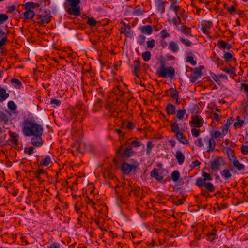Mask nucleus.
Instances as JSON below:
<instances>
[{"instance_id": "nucleus-1", "label": "nucleus", "mask_w": 248, "mask_h": 248, "mask_svg": "<svg viewBox=\"0 0 248 248\" xmlns=\"http://www.w3.org/2000/svg\"><path fill=\"white\" fill-rule=\"evenodd\" d=\"M169 10L172 11L175 14V16L171 17L167 14V21L175 27L180 32L186 35L192 36L191 28L187 27L186 25L181 26L180 29L178 28L180 24H182V19L185 20L187 17L186 10L180 6L177 1H172L169 7Z\"/></svg>"}, {"instance_id": "nucleus-2", "label": "nucleus", "mask_w": 248, "mask_h": 248, "mask_svg": "<svg viewBox=\"0 0 248 248\" xmlns=\"http://www.w3.org/2000/svg\"><path fill=\"white\" fill-rule=\"evenodd\" d=\"M43 126L36 122L32 115H29L27 117L24 118L22 128V132L24 136L30 137L43 134Z\"/></svg>"}, {"instance_id": "nucleus-3", "label": "nucleus", "mask_w": 248, "mask_h": 248, "mask_svg": "<svg viewBox=\"0 0 248 248\" xmlns=\"http://www.w3.org/2000/svg\"><path fill=\"white\" fill-rule=\"evenodd\" d=\"M202 177H198L196 179L195 185L201 190V195L205 197H210L212 196L209 193H213L216 190L215 186L211 182H207V181H212L213 178L210 174L204 170L202 172Z\"/></svg>"}, {"instance_id": "nucleus-4", "label": "nucleus", "mask_w": 248, "mask_h": 248, "mask_svg": "<svg viewBox=\"0 0 248 248\" xmlns=\"http://www.w3.org/2000/svg\"><path fill=\"white\" fill-rule=\"evenodd\" d=\"M160 65L156 74L159 77L163 78H170V79L174 78L175 76V69L172 66L165 67V62L164 61H160Z\"/></svg>"}, {"instance_id": "nucleus-5", "label": "nucleus", "mask_w": 248, "mask_h": 248, "mask_svg": "<svg viewBox=\"0 0 248 248\" xmlns=\"http://www.w3.org/2000/svg\"><path fill=\"white\" fill-rule=\"evenodd\" d=\"M203 142L208 144L207 152H210L215 150L216 146L215 140L213 138H209L207 136L204 137L203 138L201 137L198 138L195 141V144L197 146L202 148L204 146Z\"/></svg>"}, {"instance_id": "nucleus-6", "label": "nucleus", "mask_w": 248, "mask_h": 248, "mask_svg": "<svg viewBox=\"0 0 248 248\" xmlns=\"http://www.w3.org/2000/svg\"><path fill=\"white\" fill-rule=\"evenodd\" d=\"M170 128L171 131L175 133V138L180 143L185 145L188 144V140L182 132V131H184V130L181 128L180 130L179 124L177 122L171 124Z\"/></svg>"}, {"instance_id": "nucleus-7", "label": "nucleus", "mask_w": 248, "mask_h": 248, "mask_svg": "<svg viewBox=\"0 0 248 248\" xmlns=\"http://www.w3.org/2000/svg\"><path fill=\"white\" fill-rule=\"evenodd\" d=\"M11 113L8 110L0 111V124L4 128L10 129V125L12 124Z\"/></svg>"}, {"instance_id": "nucleus-8", "label": "nucleus", "mask_w": 248, "mask_h": 248, "mask_svg": "<svg viewBox=\"0 0 248 248\" xmlns=\"http://www.w3.org/2000/svg\"><path fill=\"white\" fill-rule=\"evenodd\" d=\"M70 6L68 10V13L76 16L80 14V8L78 5L80 3V0H65Z\"/></svg>"}, {"instance_id": "nucleus-9", "label": "nucleus", "mask_w": 248, "mask_h": 248, "mask_svg": "<svg viewBox=\"0 0 248 248\" xmlns=\"http://www.w3.org/2000/svg\"><path fill=\"white\" fill-rule=\"evenodd\" d=\"M117 153L124 158L130 157L136 154L132 147L129 145L124 148L122 145L120 146L117 150Z\"/></svg>"}, {"instance_id": "nucleus-10", "label": "nucleus", "mask_w": 248, "mask_h": 248, "mask_svg": "<svg viewBox=\"0 0 248 248\" xmlns=\"http://www.w3.org/2000/svg\"><path fill=\"white\" fill-rule=\"evenodd\" d=\"M204 68L203 65H200L199 67L191 68L192 73L188 76L190 81L191 83H195L198 80L199 78H201L202 76V70Z\"/></svg>"}, {"instance_id": "nucleus-11", "label": "nucleus", "mask_w": 248, "mask_h": 248, "mask_svg": "<svg viewBox=\"0 0 248 248\" xmlns=\"http://www.w3.org/2000/svg\"><path fill=\"white\" fill-rule=\"evenodd\" d=\"M210 169L214 171L217 172L220 169L221 165H225L226 161L223 157L217 156L214 160L210 162Z\"/></svg>"}, {"instance_id": "nucleus-12", "label": "nucleus", "mask_w": 248, "mask_h": 248, "mask_svg": "<svg viewBox=\"0 0 248 248\" xmlns=\"http://www.w3.org/2000/svg\"><path fill=\"white\" fill-rule=\"evenodd\" d=\"M139 165V164L137 161L134 162L132 164L124 162L122 164L121 168L123 173L125 175H127L129 174L132 170L136 171Z\"/></svg>"}, {"instance_id": "nucleus-13", "label": "nucleus", "mask_w": 248, "mask_h": 248, "mask_svg": "<svg viewBox=\"0 0 248 248\" xmlns=\"http://www.w3.org/2000/svg\"><path fill=\"white\" fill-rule=\"evenodd\" d=\"M36 22L37 23L45 26L46 24L49 23L51 19V16L48 14L37 15H36Z\"/></svg>"}, {"instance_id": "nucleus-14", "label": "nucleus", "mask_w": 248, "mask_h": 248, "mask_svg": "<svg viewBox=\"0 0 248 248\" xmlns=\"http://www.w3.org/2000/svg\"><path fill=\"white\" fill-rule=\"evenodd\" d=\"M42 135L43 134H40L32 136L31 144L36 147H39L43 145L44 141L42 138Z\"/></svg>"}, {"instance_id": "nucleus-15", "label": "nucleus", "mask_w": 248, "mask_h": 248, "mask_svg": "<svg viewBox=\"0 0 248 248\" xmlns=\"http://www.w3.org/2000/svg\"><path fill=\"white\" fill-rule=\"evenodd\" d=\"M191 123L196 127H201L203 125V119L200 115H194L191 116Z\"/></svg>"}, {"instance_id": "nucleus-16", "label": "nucleus", "mask_w": 248, "mask_h": 248, "mask_svg": "<svg viewBox=\"0 0 248 248\" xmlns=\"http://www.w3.org/2000/svg\"><path fill=\"white\" fill-rule=\"evenodd\" d=\"M9 141L15 146H17L19 144V135L16 132L9 131Z\"/></svg>"}, {"instance_id": "nucleus-17", "label": "nucleus", "mask_w": 248, "mask_h": 248, "mask_svg": "<svg viewBox=\"0 0 248 248\" xmlns=\"http://www.w3.org/2000/svg\"><path fill=\"white\" fill-rule=\"evenodd\" d=\"M105 108L108 110L111 113V115L113 116H117L118 114V112L116 111L117 106L113 102H108L105 106Z\"/></svg>"}, {"instance_id": "nucleus-18", "label": "nucleus", "mask_w": 248, "mask_h": 248, "mask_svg": "<svg viewBox=\"0 0 248 248\" xmlns=\"http://www.w3.org/2000/svg\"><path fill=\"white\" fill-rule=\"evenodd\" d=\"M179 42L177 40L170 42L168 49L174 53H177L179 50Z\"/></svg>"}, {"instance_id": "nucleus-19", "label": "nucleus", "mask_w": 248, "mask_h": 248, "mask_svg": "<svg viewBox=\"0 0 248 248\" xmlns=\"http://www.w3.org/2000/svg\"><path fill=\"white\" fill-rule=\"evenodd\" d=\"M150 176L155 178L158 182H162L163 179V176L158 172V170L155 168L150 172Z\"/></svg>"}, {"instance_id": "nucleus-20", "label": "nucleus", "mask_w": 248, "mask_h": 248, "mask_svg": "<svg viewBox=\"0 0 248 248\" xmlns=\"http://www.w3.org/2000/svg\"><path fill=\"white\" fill-rule=\"evenodd\" d=\"M165 92L169 93V95H167V96H169L173 99H179V91L172 87L166 90Z\"/></svg>"}, {"instance_id": "nucleus-21", "label": "nucleus", "mask_w": 248, "mask_h": 248, "mask_svg": "<svg viewBox=\"0 0 248 248\" xmlns=\"http://www.w3.org/2000/svg\"><path fill=\"white\" fill-rule=\"evenodd\" d=\"M212 23L211 22H208L207 23H202L201 24V30L205 34H209L210 33L209 30H210Z\"/></svg>"}, {"instance_id": "nucleus-22", "label": "nucleus", "mask_w": 248, "mask_h": 248, "mask_svg": "<svg viewBox=\"0 0 248 248\" xmlns=\"http://www.w3.org/2000/svg\"><path fill=\"white\" fill-rule=\"evenodd\" d=\"M165 110L168 115H172L176 113V107L171 103H168L165 108Z\"/></svg>"}, {"instance_id": "nucleus-23", "label": "nucleus", "mask_w": 248, "mask_h": 248, "mask_svg": "<svg viewBox=\"0 0 248 248\" xmlns=\"http://www.w3.org/2000/svg\"><path fill=\"white\" fill-rule=\"evenodd\" d=\"M141 32L147 35H151L153 32V28L151 25H144L140 28Z\"/></svg>"}, {"instance_id": "nucleus-24", "label": "nucleus", "mask_w": 248, "mask_h": 248, "mask_svg": "<svg viewBox=\"0 0 248 248\" xmlns=\"http://www.w3.org/2000/svg\"><path fill=\"white\" fill-rule=\"evenodd\" d=\"M43 158L39 164V166H48L50 163L52 162V160L49 155L42 156Z\"/></svg>"}, {"instance_id": "nucleus-25", "label": "nucleus", "mask_w": 248, "mask_h": 248, "mask_svg": "<svg viewBox=\"0 0 248 248\" xmlns=\"http://www.w3.org/2000/svg\"><path fill=\"white\" fill-rule=\"evenodd\" d=\"M217 45V47H219L220 49L226 48L227 49H230V48H232V46L230 44H229L228 43L222 40H219L218 41Z\"/></svg>"}, {"instance_id": "nucleus-26", "label": "nucleus", "mask_w": 248, "mask_h": 248, "mask_svg": "<svg viewBox=\"0 0 248 248\" xmlns=\"http://www.w3.org/2000/svg\"><path fill=\"white\" fill-rule=\"evenodd\" d=\"M9 97V94L6 93L5 89L0 85V102H2Z\"/></svg>"}, {"instance_id": "nucleus-27", "label": "nucleus", "mask_w": 248, "mask_h": 248, "mask_svg": "<svg viewBox=\"0 0 248 248\" xmlns=\"http://www.w3.org/2000/svg\"><path fill=\"white\" fill-rule=\"evenodd\" d=\"M167 1H163L161 0H158L157 3V9L161 14H163L165 11V4H167Z\"/></svg>"}, {"instance_id": "nucleus-28", "label": "nucleus", "mask_w": 248, "mask_h": 248, "mask_svg": "<svg viewBox=\"0 0 248 248\" xmlns=\"http://www.w3.org/2000/svg\"><path fill=\"white\" fill-rule=\"evenodd\" d=\"M221 176L224 180H227L231 178L232 174L228 169H225L220 172Z\"/></svg>"}, {"instance_id": "nucleus-29", "label": "nucleus", "mask_w": 248, "mask_h": 248, "mask_svg": "<svg viewBox=\"0 0 248 248\" xmlns=\"http://www.w3.org/2000/svg\"><path fill=\"white\" fill-rule=\"evenodd\" d=\"M144 10L142 8L141 5L136 6L132 12V15L133 16H140L143 15L144 13Z\"/></svg>"}, {"instance_id": "nucleus-30", "label": "nucleus", "mask_w": 248, "mask_h": 248, "mask_svg": "<svg viewBox=\"0 0 248 248\" xmlns=\"http://www.w3.org/2000/svg\"><path fill=\"white\" fill-rule=\"evenodd\" d=\"M175 157L179 165H182L184 163L185 157L181 151H178L176 152Z\"/></svg>"}, {"instance_id": "nucleus-31", "label": "nucleus", "mask_w": 248, "mask_h": 248, "mask_svg": "<svg viewBox=\"0 0 248 248\" xmlns=\"http://www.w3.org/2000/svg\"><path fill=\"white\" fill-rule=\"evenodd\" d=\"M216 232L217 230L214 229H213L211 232H208L207 234V239L210 242H212L213 240L217 239V235Z\"/></svg>"}, {"instance_id": "nucleus-32", "label": "nucleus", "mask_w": 248, "mask_h": 248, "mask_svg": "<svg viewBox=\"0 0 248 248\" xmlns=\"http://www.w3.org/2000/svg\"><path fill=\"white\" fill-rule=\"evenodd\" d=\"M39 6V4L33 2H28L24 4V8L26 10H32L31 9H35Z\"/></svg>"}, {"instance_id": "nucleus-33", "label": "nucleus", "mask_w": 248, "mask_h": 248, "mask_svg": "<svg viewBox=\"0 0 248 248\" xmlns=\"http://www.w3.org/2000/svg\"><path fill=\"white\" fill-rule=\"evenodd\" d=\"M104 177L106 179H111L113 178V174L111 172L110 168H105L103 171Z\"/></svg>"}, {"instance_id": "nucleus-34", "label": "nucleus", "mask_w": 248, "mask_h": 248, "mask_svg": "<svg viewBox=\"0 0 248 248\" xmlns=\"http://www.w3.org/2000/svg\"><path fill=\"white\" fill-rule=\"evenodd\" d=\"M226 154H227L230 161L233 160L237 158L234 150H232L230 147L226 149Z\"/></svg>"}, {"instance_id": "nucleus-35", "label": "nucleus", "mask_w": 248, "mask_h": 248, "mask_svg": "<svg viewBox=\"0 0 248 248\" xmlns=\"http://www.w3.org/2000/svg\"><path fill=\"white\" fill-rule=\"evenodd\" d=\"M233 166L239 170H244L245 165L243 164L240 163L239 161L236 158L232 161Z\"/></svg>"}, {"instance_id": "nucleus-36", "label": "nucleus", "mask_w": 248, "mask_h": 248, "mask_svg": "<svg viewBox=\"0 0 248 248\" xmlns=\"http://www.w3.org/2000/svg\"><path fill=\"white\" fill-rule=\"evenodd\" d=\"M116 201L118 204H125L127 202V198L120 194L116 195Z\"/></svg>"}, {"instance_id": "nucleus-37", "label": "nucleus", "mask_w": 248, "mask_h": 248, "mask_svg": "<svg viewBox=\"0 0 248 248\" xmlns=\"http://www.w3.org/2000/svg\"><path fill=\"white\" fill-rule=\"evenodd\" d=\"M35 12L33 10H26L23 13V16L25 19H32L35 16Z\"/></svg>"}, {"instance_id": "nucleus-38", "label": "nucleus", "mask_w": 248, "mask_h": 248, "mask_svg": "<svg viewBox=\"0 0 248 248\" xmlns=\"http://www.w3.org/2000/svg\"><path fill=\"white\" fill-rule=\"evenodd\" d=\"M186 113V109H179L178 110L176 114V118L179 120H182L184 118V116Z\"/></svg>"}, {"instance_id": "nucleus-39", "label": "nucleus", "mask_w": 248, "mask_h": 248, "mask_svg": "<svg viewBox=\"0 0 248 248\" xmlns=\"http://www.w3.org/2000/svg\"><path fill=\"white\" fill-rule=\"evenodd\" d=\"M32 172L33 173L35 178L39 181L41 180L40 175L46 173V171L43 169H38L36 171H32Z\"/></svg>"}, {"instance_id": "nucleus-40", "label": "nucleus", "mask_w": 248, "mask_h": 248, "mask_svg": "<svg viewBox=\"0 0 248 248\" xmlns=\"http://www.w3.org/2000/svg\"><path fill=\"white\" fill-rule=\"evenodd\" d=\"M210 135L211 137H209V138L217 139L219 137H223L224 135L222 134L221 132L218 130H213L210 132Z\"/></svg>"}, {"instance_id": "nucleus-41", "label": "nucleus", "mask_w": 248, "mask_h": 248, "mask_svg": "<svg viewBox=\"0 0 248 248\" xmlns=\"http://www.w3.org/2000/svg\"><path fill=\"white\" fill-rule=\"evenodd\" d=\"M236 122H235L233 124L234 128H241L243 126V124L244 123V120L241 119L239 115H238L236 118Z\"/></svg>"}, {"instance_id": "nucleus-42", "label": "nucleus", "mask_w": 248, "mask_h": 248, "mask_svg": "<svg viewBox=\"0 0 248 248\" xmlns=\"http://www.w3.org/2000/svg\"><path fill=\"white\" fill-rule=\"evenodd\" d=\"M180 174L178 170H174L171 174V178L173 181L176 182L178 181Z\"/></svg>"}, {"instance_id": "nucleus-43", "label": "nucleus", "mask_w": 248, "mask_h": 248, "mask_svg": "<svg viewBox=\"0 0 248 248\" xmlns=\"http://www.w3.org/2000/svg\"><path fill=\"white\" fill-rule=\"evenodd\" d=\"M154 147L153 141H149L147 143L146 146V155L148 156L150 155L152 149Z\"/></svg>"}, {"instance_id": "nucleus-44", "label": "nucleus", "mask_w": 248, "mask_h": 248, "mask_svg": "<svg viewBox=\"0 0 248 248\" xmlns=\"http://www.w3.org/2000/svg\"><path fill=\"white\" fill-rule=\"evenodd\" d=\"M199 110V108L198 105L193 104L191 108L188 109V112H190L192 115L193 114H196L199 113L198 110Z\"/></svg>"}, {"instance_id": "nucleus-45", "label": "nucleus", "mask_w": 248, "mask_h": 248, "mask_svg": "<svg viewBox=\"0 0 248 248\" xmlns=\"http://www.w3.org/2000/svg\"><path fill=\"white\" fill-rule=\"evenodd\" d=\"M141 56L144 61L148 62L151 59V53L150 51H146L142 52Z\"/></svg>"}, {"instance_id": "nucleus-46", "label": "nucleus", "mask_w": 248, "mask_h": 248, "mask_svg": "<svg viewBox=\"0 0 248 248\" xmlns=\"http://www.w3.org/2000/svg\"><path fill=\"white\" fill-rule=\"evenodd\" d=\"M179 41L186 46L190 47L192 45V42L190 40L185 39L182 37L179 38Z\"/></svg>"}, {"instance_id": "nucleus-47", "label": "nucleus", "mask_w": 248, "mask_h": 248, "mask_svg": "<svg viewBox=\"0 0 248 248\" xmlns=\"http://www.w3.org/2000/svg\"><path fill=\"white\" fill-rule=\"evenodd\" d=\"M87 24L91 27H94L97 24L96 20L93 17L88 18Z\"/></svg>"}, {"instance_id": "nucleus-48", "label": "nucleus", "mask_w": 248, "mask_h": 248, "mask_svg": "<svg viewBox=\"0 0 248 248\" xmlns=\"http://www.w3.org/2000/svg\"><path fill=\"white\" fill-rule=\"evenodd\" d=\"M11 82L13 84H15L16 87L17 88H20L22 86L21 81L16 78H12L11 79Z\"/></svg>"}, {"instance_id": "nucleus-49", "label": "nucleus", "mask_w": 248, "mask_h": 248, "mask_svg": "<svg viewBox=\"0 0 248 248\" xmlns=\"http://www.w3.org/2000/svg\"><path fill=\"white\" fill-rule=\"evenodd\" d=\"M7 107L11 111H14L16 109V105L13 101H10L8 102Z\"/></svg>"}, {"instance_id": "nucleus-50", "label": "nucleus", "mask_w": 248, "mask_h": 248, "mask_svg": "<svg viewBox=\"0 0 248 248\" xmlns=\"http://www.w3.org/2000/svg\"><path fill=\"white\" fill-rule=\"evenodd\" d=\"M186 61L190 63L193 66H195L197 64L196 61L194 60V58L192 56H187L186 58Z\"/></svg>"}, {"instance_id": "nucleus-51", "label": "nucleus", "mask_w": 248, "mask_h": 248, "mask_svg": "<svg viewBox=\"0 0 248 248\" xmlns=\"http://www.w3.org/2000/svg\"><path fill=\"white\" fill-rule=\"evenodd\" d=\"M146 40V37L144 35L140 34L138 37L137 43L140 46H142Z\"/></svg>"}, {"instance_id": "nucleus-52", "label": "nucleus", "mask_w": 248, "mask_h": 248, "mask_svg": "<svg viewBox=\"0 0 248 248\" xmlns=\"http://www.w3.org/2000/svg\"><path fill=\"white\" fill-rule=\"evenodd\" d=\"M223 71L224 72L228 73L229 74H235L236 69L235 67H233L231 69H229L227 67L224 68Z\"/></svg>"}, {"instance_id": "nucleus-53", "label": "nucleus", "mask_w": 248, "mask_h": 248, "mask_svg": "<svg viewBox=\"0 0 248 248\" xmlns=\"http://www.w3.org/2000/svg\"><path fill=\"white\" fill-rule=\"evenodd\" d=\"M233 57V55L229 52H225L223 57L227 61H230Z\"/></svg>"}, {"instance_id": "nucleus-54", "label": "nucleus", "mask_w": 248, "mask_h": 248, "mask_svg": "<svg viewBox=\"0 0 248 248\" xmlns=\"http://www.w3.org/2000/svg\"><path fill=\"white\" fill-rule=\"evenodd\" d=\"M161 39H165L170 37V34L167 32L166 29L162 30L160 32Z\"/></svg>"}, {"instance_id": "nucleus-55", "label": "nucleus", "mask_w": 248, "mask_h": 248, "mask_svg": "<svg viewBox=\"0 0 248 248\" xmlns=\"http://www.w3.org/2000/svg\"><path fill=\"white\" fill-rule=\"evenodd\" d=\"M34 148L33 146H30L29 147L25 148L24 152L28 154L29 155H31L33 153Z\"/></svg>"}, {"instance_id": "nucleus-56", "label": "nucleus", "mask_w": 248, "mask_h": 248, "mask_svg": "<svg viewBox=\"0 0 248 248\" xmlns=\"http://www.w3.org/2000/svg\"><path fill=\"white\" fill-rule=\"evenodd\" d=\"M229 126L227 124H224L221 127V133L224 136L226 135L228 132Z\"/></svg>"}, {"instance_id": "nucleus-57", "label": "nucleus", "mask_w": 248, "mask_h": 248, "mask_svg": "<svg viewBox=\"0 0 248 248\" xmlns=\"http://www.w3.org/2000/svg\"><path fill=\"white\" fill-rule=\"evenodd\" d=\"M240 87L245 91L246 95L248 96V84L241 83Z\"/></svg>"}, {"instance_id": "nucleus-58", "label": "nucleus", "mask_w": 248, "mask_h": 248, "mask_svg": "<svg viewBox=\"0 0 248 248\" xmlns=\"http://www.w3.org/2000/svg\"><path fill=\"white\" fill-rule=\"evenodd\" d=\"M155 46V41L152 39L151 40H149L147 42V46L149 49L153 48Z\"/></svg>"}, {"instance_id": "nucleus-59", "label": "nucleus", "mask_w": 248, "mask_h": 248, "mask_svg": "<svg viewBox=\"0 0 248 248\" xmlns=\"http://www.w3.org/2000/svg\"><path fill=\"white\" fill-rule=\"evenodd\" d=\"M191 131L192 135L193 137H197L199 136L200 133V130L199 129L192 128Z\"/></svg>"}, {"instance_id": "nucleus-60", "label": "nucleus", "mask_w": 248, "mask_h": 248, "mask_svg": "<svg viewBox=\"0 0 248 248\" xmlns=\"http://www.w3.org/2000/svg\"><path fill=\"white\" fill-rule=\"evenodd\" d=\"M135 123L129 121L126 124V128L128 130H132L135 127Z\"/></svg>"}, {"instance_id": "nucleus-61", "label": "nucleus", "mask_w": 248, "mask_h": 248, "mask_svg": "<svg viewBox=\"0 0 248 248\" xmlns=\"http://www.w3.org/2000/svg\"><path fill=\"white\" fill-rule=\"evenodd\" d=\"M113 93L116 95H123L124 94V92L121 90L118 87H116L113 89Z\"/></svg>"}, {"instance_id": "nucleus-62", "label": "nucleus", "mask_w": 248, "mask_h": 248, "mask_svg": "<svg viewBox=\"0 0 248 248\" xmlns=\"http://www.w3.org/2000/svg\"><path fill=\"white\" fill-rule=\"evenodd\" d=\"M228 12L232 15H234L236 14V7L235 5H232L228 8Z\"/></svg>"}, {"instance_id": "nucleus-63", "label": "nucleus", "mask_w": 248, "mask_h": 248, "mask_svg": "<svg viewBox=\"0 0 248 248\" xmlns=\"http://www.w3.org/2000/svg\"><path fill=\"white\" fill-rule=\"evenodd\" d=\"M240 150L243 155L248 154V146L242 145L241 147Z\"/></svg>"}, {"instance_id": "nucleus-64", "label": "nucleus", "mask_w": 248, "mask_h": 248, "mask_svg": "<svg viewBox=\"0 0 248 248\" xmlns=\"http://www.w3.org/2000/svg\"><path fill=\"white\" fill-rule=\"evenodd\" d=\"M50 104H54L57 106H60L61 104V101L58 99L53 98L51 99Z\"/></svg>"}]
</instances>
